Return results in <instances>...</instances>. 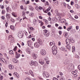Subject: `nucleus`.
Returning a JSON list of instances; mask_svg holds the SVG:
<instances>
[{
  "label": "nucleus",
  "instance_id": "1",
  "mask_svg": "<svg viewBox=\"0 0 80 80\" xmlns=\"http://www.w3.org/2000/svg\"><path fill=\"white\" fill-rule=\"evenodd\" d=\"M41 54L42 55H45L46 54V51H45V49L41 50Z\"/></svg>",
  "mask_w": 80,
  "mask_h": 80
},
{
  "label": "nucleus",
  "instance_id": "2",
  "mask_svg": "<svg viewBox=\"0 0 80 80\" xmlns=\"http://www.w3.org/2000/svg\"><path fill=\"white\" fill-rule=\"evenodd\" d=\"M27 44L29 47H31V45H32V42L31 40H29L27 42Z\"/></svg>",
  "mask_w": 80,
  "mask_h": 80
},
{
  "label": "nucleus",
  "instance_id": "3",
  "mask_svg": "<svg viewBox=\"0 0 80 80\" xmlns=\"http://www.w3.org/2000/svg\"><path fill=\"white\" fill-rule=\"evenodd\" d=\"M66 42L67 45H70V39L69 38L67 39L66 40Z\"/></svg>",
  "mask_w": 80,
  "mask_h": 80
},
{
  "label": "nucleus",
  "instance_id": "4",
  "mask_svg": "<svg viewBox=\"0 0 80 80\" xmlns=\"http://www.w3.org/2000/svg\"><path fill=\"white\" fill-rule=\"evenodd\" d=\"M37 42L39 45H42V40H41V39H38L37 40Z\"/></svg>",
  "mask_w": 80,
  "mask_h": 80
},
{
  "label": "nucleus",
  "instance_id": "5",
  "mask_svg": "<svg viewBox=\"0 0 80 80\" xmlns=\"http://www.w3.org/2000/svg\"><path fill=\"white\" fill-rule=\"evenodd\" d=\"M20 57V54H18L17 52H16L15 58H18Z\"/></svg>",
  "mask_w": 80,
  "mask_h": 80
},
{
  "label": "nucleus",
  "instance_id": "6",
  "mask_svg": "<svg viewBox=\"0 0 80 80\" xmlns=\"http://www.w3.org/2000/svg\"><path fill=\"white\" fill-rule=\"evenodd\" d=\"M52 51H55V50H57V48L55 46H54L52 47Z\"/></svg>",
  "mask_w": 80,
  "mask_h": 80
},
{
  "label": "nucleus",
  "instance_id": "7",
  "mask_svg": "<svg viewBox=\"0 0 80 80\" xmlns=\"http://www.w3.org/2000/svg\"><path fill=\"white\" fill-rule=\"evenodd\" d=\"M34 47L36 48H38V47H39V44H38V42H36L35 43H34Z\"/></svg>",
  "mask_w": 80,
  "mask_h": 80
},
{
  "label": "nucleus",
  "instance_id": "8",
  "mask_svg": "<svg viewBox=\"0 0 80 80\" xmlns=\"http://www.w3.org/2000/svg\"><path fill=\"white\" fill-rule=\"evenodd\" d=\"M26 52H27L29 54H30V53H31V50L28 49V48H27L26 49Z\"/></svg>",
  "mask_w": 80,
  "mask_h": 80
},
{
  "label": "nucleus",
  "instance_id": "9",
  "mask_svg": "<svg viewBox=\"0 0 80 80\" xmlns=\"http://www.w3.org/2000/svg\"><path fill=\"white\" fill-rule=\"evenodd\" d=\"M72 47L71 45H67L66 47L67 48H68V49H69V50H71V48H72Z\"/></svg>",
  "mask_w": 80,
  "mask_h": 80
},
{
  "label": "nucleus",
  "instance_id": "10",
  "mask_svg": "<svg viewBox=\"0 0 80 80\" xmlns=\"http://www.w3.org/2000/svg\"><path fill=\"white\" fill-rule=\"evenodd\" d=\"M32 57H33L34 59H36V58H37V55L33 54L32 55Z\"/></svg>",
  "mask_w": 80,
  "mask_h": 80
},
{
  "label": "nucleus",
  "instance_id": "11",
  "mask_svg": "<svg viewBox=\"0 0 80 80\" xmlns=\"http://www.w3.org/2000/svg\"><path fill=\"white\" fill-rule=\"evenodd\" d=\"M52 52L54 55H56L57 54V50H56L55 51H52Z\"/></svg>",
  "mask_w": 80,
  "mask_h": 80
},
{
  "label": "nucleus",
  "instance_id": "12",
  "mask_svg": "<svg viewBox=\"0 0 80 80\" xmlns=\"http://www.w3.org/2000/svg\"><path fill=\"white\" fill-rule=\"evenodd\" d=\"M45 77L46 78H48V77H49V74H48V73H47V72H45Z\"/></svg>",
  "mask_w": 80,
  "mask_h": 80
},
{
  "label": "nucleus",
  "instance_id": "13",
  "mask_svg": "<svg viewBox=\"0 0 80 80\" xmlns=\"http://www.w3.org/2000/svg\"><path fill=\"white\" fill-rule=\"evenodd\" d=\"M72 73L73 75H77V71L76 70H75L74 71L72 72Z\"/></svg>",
  "mask_w": 80,
  "mask_h": 80
},
{
  "label": "nucleus",
  "instance_id": "14",
  "mask_svg": "<svg viewBox=\"0 0 80 80\" xmlns=\"http://www.w3.org/2000/svg\"><path fill=\"white\" fill-rule=\"evenodd\" d=\"M61 6H64L65 8H66V3L64 2H62L61 4Z\"/></svg>",
  "mask_w": 80,
  "mask_h": 80
},
{
  "label": "nucleus",
  "instance_id": "15",
  "mask_svg": "<svg viewBox=\"0 0 80 80\" xmlns=\"http://www.w3.org/2000/svg\"><path fill=\"white\" fill-rule=\"evenodd\" d=\"M49 35H50V33L49 32H48L47 33H44V36L46 37H48Z\"/></svg>",
  "mask_w": 80,
  "mask_h": 80
},
{
  "label": "nucleus",
  "instance_id": "16",
  "mask_svg": "<svg viewBox=\"0 0 80 80\" xmlns=\"http://www.w3.org/2000/svg\"><path fill=\"white\" fill-rule=\"evenodd\" d=\"M8 67L10 69H13V66H12L11 65H9Z\"/></svg>",
  "mask_w": 80,
  "mask_h": 80
},
{
  "label": "nucleus",
  "instance_id": "17",
  "mask_svg": "<svg viewBox=\"0 0 80 80\" xmlns=\"http://www.w3.org/2000/svg\"><path fill=\"white\" fill-rule=\"evenodd\" d=\"M29 73L30 74H31L32 77H33L34 76V75H33V72L31 70H29Z\"/></svg>",
  "mask_w": 80,
  "mask_h": 80
},
{
  "label": "nucleus",
  "instance_id": "18",
  "mask_svg": "<svg viewBox=\"0 0 80 80\" xmlns=\"http://www.w3.org/2000/svg\"><path fill=\"white\" fill-rule=\"evenodd\" d=\"M10 28L12 29V30H15V27L11 25L10 26Z\"/></svg>",
  "mask_w": 80,
  "mask_h": 80
},
{
  "label": "nucleus",
  "instance_id": "19",
  "mask_svg": "<svg viewBox=\"0 0 80 80\" xmlns=\"http://www.w3.org/2000/svg\"><path fill=\"white\" fill-rule=\"evenodd\" d=\"M9 53L10 54V55H13L14 53L13 52V51L11 50L9 52Z\"/></svg>",
  "mask_w": 80,
  "mask_h": 80
},
{
  "label": "nucleus",
  "instance_id": "20",
  "mask_svg": "<svg viewBox=\"0 0 80 80\" xmlns=\"http://www.w3.org/2000/svg\"><path fill=\"white\" fill-rule=\"evenodd\" d=\"M34 65V62L32 60L30 63V65H31V66H32V65Z\"/></svg>",
  "mask_w": 80,
  "mask_h": 80
},
{
  "label": "nucleus",
  "instance_id": "21",
  "mask_svg": "<svg viewBox=\"0 0 80 80\" xmlns=\"http://www.w3.org/2000/svg\"><path fill=\"white\" fill-rule=\"evenodd\" d=\"M10 14L7 13L6 14V17L7 18H10Z\"/></svg>",
  "mask_w": 80,
  "mask_h": 80
},
{
  "label": "nucleus",
  "instance_id": "22",
  "mask_svg": "<svg viewBox=\"0 0 80 80\" xmlns=\"http://www.w3.org/2000/svg\"><path fill=\"white\" fill-rule=\"evenodd\" d=\"M13 62L14 63H17V62H18V60L15 59H13Z\"/></svg>",
  "mask_w": 80,
  "mask_h": 80
},
{
  "label": "nucleus",
  "instance_id": "23",
  "mask_svg": "<svg viewBox=\"0 0 80 80\" xmlns=\"http://www.w3.org/2000/svg\"><path fill=\"white\" fill-rule=\"evenodd\" d=\"M59 80H64V77H63V76H60V78H59Z\"/></svg>",
  "mask_w": 80,
  "mask_h": 80
},
{
  "label": "nucleus",
  "instance_id": "24",
  "mask_svg": "<svg viewBox=\"0 0 80 80\" xmlns=\"http://www.w3.org/2000/svg\"><path fill=\"white\" fill-rule=\"evenodd\" d=\"M34 65H35L36 66H37V65H38V63H37V62L35 61L34 62Z\"/></svg>",
  "mask_w": 80,
  "mask_h": 80
},
{
  "label": "nucleus",
  "instance_id": "25",
  "mask_svg": "<svg viewBox=\"0 0 80 80\" xmlns=\"http://www.w3.org/2000/svg\"><path fill=\"white\" fill-rule=\"evenodd\" d=\"M59 48L60 50L62 51H63L64 50V49H65V48L64 47Z\"/></svg>",
  "mask_w": 80,
  "mask_h": 80
},
{
  "label": "nucleus",
  "instance_id": "26",
  "mask_svg": "<svg viewBox=\"0 0 80 80\" xmlns=\"http://www.w3.org/2000/svg\"><path fill=\"white\" fill-rule=\"evenodd\" d=\"M74 66V65L73 64L71 63V64L69 65L68 66V67H72Z\"/></svg>",
  "mask_w": 80,
  "mask_h": 80
},
{
  "label": "nucleus",
  "instance_id": "27",
  "mask_svg": "<svg viewBox=\"0 0 80 80\" xmlns=\"http://www.w3.org/2000/svg\"><path fill=\"white\" fill-rule=\"evenodd\" d=\"M33 22L34 24H35V23H36V22H37V20H36L35 19H34L33 21Z\"/></svg>",
  "mask_w": 80,
  "mask_h": 80
},
{
  "label": "nucleus",
  "instance_id": "28",
  "mask_svg": "<svg viewBox=\"0 0 80 80\" xmlns=\"http://www.w3.org/2000/svg\"><path fill=\"white\" fill-rule=\"evenodd\" d=\"M39 8H39V7H35V9H36V10H37V11H39Z\"/></svg>",
  "mask_w": 80,
  "mask_h": 80
},
{
  "label": "nucleus",
  "instance_id": "29",
  "mask_svg": "<svg viewBox=\"0 0 80 80\" xmlns=\"http://www.w3.org/2000/svg\"><path fill=\"white\" fill-rule=\"evenodd\" d=\"M22 13V16L25 17V11H23Z\"/></svg>",
  "mask_w": 80,
  "mask_h": 80
},
{
  "label": "nucleus",
  "instance_id": "30",
  "mask_svg": "<svg viewBox=\"0 0 80 80\" xmlns=\"http://www.w3.org/2000/svg\"><path fill=\"white\" fill-rule=\"evenodd\" d=\"M75 57H76V58H78V59L80 58L79 56L77 55H75Z\"/></svg>",
  "mask_w": 80,
  "mask_h": 80
},
{
  "label": "nucleus",
  "instance_id": "31",
  "mask_svg": "<svg viewBox=\"0 0 80 80\" xmlns=\"http://www.w3.org/2000/svg\"><path fill=\"white\" fill-rule=\"evenodd\" d=\"M53 44V43L52 42H51L49 43V45L50 46H52Z\"/></svg>",
  "mask_w": 80,
  "mask_h": 80
},
{
  "label": "nucleus",
  "instance_id": "32",
  "mask_svg": "<svg viewBox=\"0 0 80 80\" xmlns=\"http://www.w3.org/2000/svg\"><path fill=\"white\" fill-rule=\"evenodd\" d=\"M10 38H12V35H10L8 37L9 40H11Z\"/></svg>",
  "mask_w": 80,
  "mask_h": 80
},
{
  "label": "nucleus",
  "instance_id": "33",
  "mask_svg": "<svg viewBox=\"0 0 80 80\" xmlns=\"http://www.w3.org/2000/svg\"><path fill=\"white\" fill-rule=\"evenodd\" d=\"M17 46H16L13 49V50L14 51H16V50H17Z\"/></svg>",
  "mask_w": 80,
  "mask_h": 80
},
{
  "label": "nucleus",
  "instance_id": "34",
  "mask_svg": "<svg viewBox=\"0 0 80 80\" xmlns=\"http://www.w3.org/2000/svg\"><path fill=\"white\" fill-rule=\"evenodd\" d=\"M68 32H66L65 34V37L66 38H67V36H68Z\"/></svg>",
  "mask_w": 80,
  "mask_h": 80
},
{
  "label": "nucleus",
  "instance_id": "35",
  "mask_svg": "<svg viewBox=\"0 0 80 80\" xmlns=\"http://www.w3.org/2000/svg\"><path fill=\"white\" fill-rule=\"evenodd\" d=\"M5 10H2V14H5Z\"/></svg>",
  "mask_w": 80,
  "mask_h": 80
},
{
  "label": "nucleus",
  "instance_id": "36",
  "mask_svg": "<svg viewBox=\"0 0 80 80\" xmlns=\"http://www.w3.org/2000/svg\"><path fill=\"white\" fill-rule=\"evenodd\" d=\"M57 15L56 16V17H59V16H60V14H59V13H57Z\"/></svg>",
  "mask_w": 80,
  "mask_h": 80
},
{
  "label": "nucleus",
  "instance_id": "37",
  "mask_svg": "<svg viewBox=\"0 0 80 80\" xmlns=\"http://www.w3.org/2000/svg\"><path fill=\"white\" fill-rule=\"evenodd\" d=\"M44 33H47L48 32V31L47 30H44Z\"/></svg>",
  "mask_w": 80,
  "mask_h": 80
},
{
  "label": "nucleus",
  "instance_id": "38",
  "mask_svg": "<svg viewBox=\"0 0 80 80\" xmlns=\"http://www.w3.org/2000/svg\"><path fill=\"white\" fill-rule=\"evenodd\" d=\"M80 8V6H79V5L77 4L76 6V8L77 9H78V8Z\"/></svg>",
  "mask_w": 80,
  "mask_h": 80
},
{
  "label": "nucleus",
  "instance_id": "39",
  "mask_svg": "<svg viewBox=\"0 0 80 80\" xmlns=\"http://www.w3.org/2000/svg\"><path fill=\"white\" fill-rule=\"evenodd\" d=\"M42 61H43V60H42V59H40L39 60V62L40 63H42Z\"/></svg>",
  "mask_w": 80,
  "mask_h": 80
},
{
  "label": "nucleus",
  "instance_id": "40",
  "mask_svg": "<svg viewBox=\"0 0 80 80\" xmlns=\"http://www.w3.org/2000/svg\"><path fill=\"white\" fill-rule=\"evenodd\" d=\"M73 3H74V2H73V1H71V3H70V4H71V5H73Z\"/></svg>",
  "mask_w": 80,
  "mask_h": 80
},
{
  "label": "nucleus",
  "instance_id": "41",
  "mask_svg": "<svg viewBox=\"0 0 80 80\" xmlns=\"http://www.w3.org/2000/svg\"><path fill=\"white\" fill-rule=\"evenodd\" d=\"M39 12L40 11V10H42V9H43V8L41 7H39Z\"/></svg>",
  "mask_w": 80,
  "mask_h": 80
},
{
  "label": "nucleus",
  "instance_id": "42",
  "mask_svg": "<svg viewBox=\"0 0 80 80\" xmlns=\"http://www.w3.org/2000/svg\"><path fill=\"white\" fill-rule=\"evenodd\" d=\"M30 28L31 30H35V29L32 27H30Z\"/></svg>",
  "mask_w": 80,
  "mask_h": 80
},
{
  "label": "nucleus",
  "instance_id": "43",
  "mask_svg": "<svg viewBox=\"0 0 80 80\" xmlns=\"http://www.w3.org/2000/svg\"><path fill=\"white\" fill-rule=\"evenodd\" d=\"M71 28H72V27H69L67 29L68 31H70V30H71Z\"/></svg>",
  "mask_w": 80,
  "mask_h": 80
},
{
  "label": "nucleus",
  "instance_id": "44",
  "mask_svg": "<svg viewBox=\"0 0 80 80\" xmlns=\"http://www.w3.org/2000/svg\"><path fill=\"white\" fill-rule=\"evenodd\" d=\"M70 42H72V43H74V40H73V39H70Z\"/></svg>",
  "mask_w": 80,
  "mask_h": 80
},
{
  "label": "nucleus",
  "instance_id": "45",
  "mask_svg": "<svg viewBox=\"0 0 80 80\" xmlns=\"http://www.w3.org/2000/svg\"><path fill=\"white\" fill-rule=\"evenodd\" d=\"M53 80H58L57 78H56L54 77L53 78Z\"/></svg>",
  "mask_w": 80,
  "mask_h": 80
},
{
  "label": "nucleus",
  "instance_id": "46",
  "mask_svg": "<svg viewBox=\"0 0 80 80\" xmlns=\"http://www.w3.org/2000/svg\"><path fill=\"white\" fill-rule=\"evenodd\" d=\"M3 76H0V80H2L3 79Z\"/></svg>",
  "mask_w": 80,
  "mask_h": 80
},
{
  "label": "nucleus",
  "instance_id": "47",
  "mask_svg": "<svg viewBox=\"0 0 80 80\" xmlns=\"http://www.w3.org/2000/svg\"><path fill=\"white\" fill-rule=\"evenodd\" d=\"M14 75H16V76H17V72H14L13 73Z\"/></svg>",
  "mask_w": 80,
  "mask_h": 80
},
{
  "label": "nucleus",
  "instance_id": "48",
  "mask_svg": "<svg viewBox=\"0 0 80 80\" xmlns=\"http://www.w3.org/2000/svg\"><path fill=\"white\" fill-rule=\"evenodd\" d=\"M68 7V8H69V9H70L71 8V7L69 5L67 4Z\"/></svg>",
  "mask_w": 80,
  "mask_h": 80
},
{
  "label": "nucleus",
  "instance_id": "49",
  "mask_svg": "<svg viewBox=\"0 0 80 80\" xmlns=\"http://www.w3.org/2000/svg\"><path fill=\"white\" fill-rule=\"evenodd\" d=\"M63 21V22L64 23V22H66V20L64 19H62Z\"/></svg>",
  "mask_w": 80,
  "mask_h": 80
},
{
  "label": "nucleus",
  "instance_id": "50",
  "mask_svg": "<svg viewBox=\"0 0 80 80\" xmlns=\"http://www.w3.org/2000/svg\"><path fill=\"white\" fill-rule=\"evenodd\" d=\"M72 50H73V51L75 50V46H73L72 47Z\"/></svg>",
  "mask_w": 80,
  "mask_h": 80
},
{
  "label": "nucleus",
  "instance_id": "51",
  "mask_svg": "<svg viewBox=\"0 0 80 80\" xmlns=\"http://www.w3.org/2000/svg\"><path fill=\"white\" fill-rule=\"evenodd\" d=\"M11 22H14V19H13V18L11 19Z\"/></svg>",
  "mask_w": 80,
  "mask_h": 80
},
{
  "label": "nucleus",
  "instance_id": "52",
  "mask_svg": "<svg viewBox=\"0 0 80 80\" xmlns=\"http://www.w3.org/2000/svg\"><path fill=\"white\" fill-rule=\"evenodd\" d=\"M33 13H32L31 14V17H33Z\"/></svg>",
  "mask_w": 80,
  "mask_h": 80
},
{
  "label": "nucleus",
  "instance_id": "53",
  "mask_svg": "<svg viewBox=\"0 0 80 80\" xmlns=\"http://www.w3.org/2000/svg\"><path fill=\"white\" fill-rule=\"evenodd\" d=\"M58 29H59L60 30H62V27L60 26L58 27Z\"/></svg>",
  "mask_w": 80,
  "mask_h": 80
},
{
  "label": "nucleus",
  "instance_id": "54",
  "mask_svg": "<svg viewBox=\"0 0 80 80\" xmlns=\"http://www.w3.org/2000/svg\"><path fill=\"white\" fill-rule=\"evenodd\" d=\"M17 45H18V46L19 47V48H20V47H21V46H20V45L18 43H17Z\"/></svg>",
  "mask_w": 80,
  "mask_h": 80
},
{
  "label": "nucleus",
  "instance_id": "55",
  "mask_svg": "<svg viewBox=\"0 0 80 80\" xmlns=\"http://www.w3.org/2000/svg\"><path fill=\"white\" fill-rule=\"evenodd\" d=\"M40 63L41 65H43V64H44V62L43 61Z\"/></svg>",
  "mask_w": 80,
  "mask_h": 80
},
{
  "label": "nucleus",
  "instance_id": "56",
  "mask_svg": "<svg viewBox=\"0 0 80 80\" xmlns=\"http://www.w3.org/2000/svg\"><path fill=\"white\" fill-rule=\"evenodd\" d=\"M40 63L41 65H43V64H44V62L43 61Z\"/></svg>",
  "mask_w": 80,
  "mask_h": 80
},
{
  "label": "nucleus",
  "instance_id": "57",
  "mask_svg": "<svg viewBox=\"0 0 80 80\" xmlns=\"http://www.w3.org/2000/svg\"><path fill=\"white\" fill-rule=\"evenodd\" d=\"M78 28H79V27L78 26H77L76 27V30H78Z\"/></svg>",
  "mask_w": 80,
  "mask_h": 80
},
{
  "label": "nucleus",
  "instance_id": "58",
  "mask_svg": "<svg viewBox=\"0 0 80 80\" xmlns=\"http://www.w3.org/2000/svg\"><path fill=\"white\" fill-rule=\"evenodd\" d=\"M5 26L6 27H8V23L7 22H6Z\"/></svg>",
  "mask_w": 80,
  "mask_h": 80
},
{
  "label": "nucleus",
  "instance_id": "59",
  "mask_svg": "<svg viewBox=\"0 0 80 80\" xmlns=\"http://www.w3.org/2000/svg\"><path fill=\"white\" fill-rule=\"evenodd\" d=\"M39 18H40V19H43V18L41 16H39Z\"/></svg>",
  "mask_w": 80,
  "mask_h": 80
},
{
  "label": "nucleus",
  "instance_id": "60",
  "mask_svg": "<svg viewBox=\"0 0 80 80\" xmlns=\"http://www.w3.org/2000/svg\"><path fill=\"white\" fill-rule=\"evenodd\" d=\"M30 3V1H27V3L26 4H28Z\"/></svg>",
  "mask_w": 80,
  "mask_h": 80
},
{
  "label": "nucleus",
  "instance_id": "61",
  "mask_svg": "<svg viewBox=\"0 0 80 80\" xmlns=\"http://www.w3.org/2000/svg\"><path fill=\"white\" fill-rule=\"evenodd\" d=\"M59 33L60 35H61L62 34V31H59Z\"/></svg>",
  "mask_w": 80,
  "mask_h": 80
},
{
  "label": "nucleus",
  "instance_id": "62",
  "mask_svg": "<svg viewBox=\"0 0 80 80\" xmlns=\"http://www.w3.org/2000/svg\"><path fill=\"white\" fill-rule=\"evenodd\" d=\"M39 23H42V21H40V20H38Z\"/></svg>",
  "mask_w": 80,
  "mask_h": 80
},
{
  "label": "nucleus",
  "instance_id": "63",
  "mask_svg": "<svg viewBox=\"0 0 80 80\" xmlns=\"http://www.w3.org/2000/svg\"><path fill=\"white\" fill-rule=\"evenodd\" d=\"M78 68L80 70V65L78 66Z\"/></svg>",
  "mask_w": 80,
  "mask_h": 80
},
{
  "label": "nucleus",
  "instance_id": "64",
  "mask_svg": "<svg viewBox=\"0 0 80 80\" xmlns=\"http://www.w3.org/2000/svg\"><path fill=\"white\" fill-rule=\"evenodd\" d=\"M46 63H47V64H49V61H48L46 62Z\"/></svg>",
  "mask_w": 80,
  "mask_h": 80
}]
</instances>
